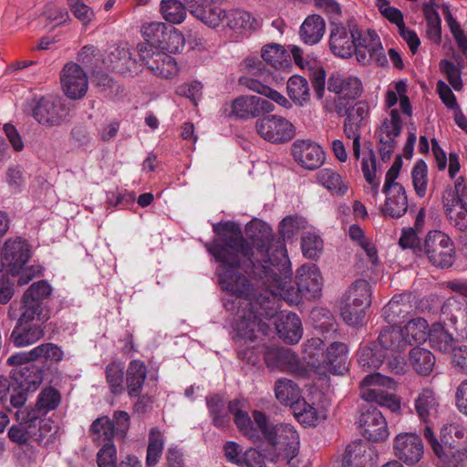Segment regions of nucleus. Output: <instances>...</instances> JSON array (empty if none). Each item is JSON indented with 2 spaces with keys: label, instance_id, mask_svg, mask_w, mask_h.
I'll return each mask as SVG.
<instances>
[{
  "label": "nucleus",
  "instance_id": "de8ad7c7",
  "mask_svg": "<svg viewBox=\"0 0 467 467\" xmlns=\"http://www.w3.org/2000/svg\"><path fill=\"white\" fill-rule=\"evenodd\" d=\"M304 359L315 369L317 374H321V366L325 357V342L319 337H312L304 345Z\"/></svg>",
  "mask_w": 467,
  "mask_h": 467
},
{
  "label": "nucleus",
  "instance_id": "5701e85b",
  "mask_svg": "<svg viewBox=\"0 0 467 467\" xmlns=\"http://www.w3.org/2000/svg\"><path fill=\"white\" fill-rule=\"evenodd\" d=\"M65 94L73 99L83 98L88 90V78L83 68L75 63L67 64L61 76Z\"/></svg>",
  "mask_w": 467,
  "mask_h": 467
},
{
  "label": "nucleus",
  "instance_id": "6e6d98bb",
  "mask_svg": "<svg viewBox=\"0 0 467 467\" xmlns=\"http://www.w3.org/2000/svg\"><path fill=\"white\" fill-rule=\"evenodd\" d=\"M106 381L109 385L110 392L119 396L124 390V367L120 362L111 361L105 368Z\"/></svg>",
  "mask_w": 467,
  "mask_h": 467
},
{
  "label": "nucleus",
  "instance_id": "3c124183",
  "mask_svg": "<svg viewBox=\"0 0 467 467\" xmlns=\"http://www.w3.org/2000/svg\"><path fill=\"white\" fill-rule=\"evenodd\" d=\"M409 358L415 371L422 376L430 375L435 365L434 355L426 348H413Z\"/></svg>",
  "mask_w": 467,
  "mask_h": 467
},
{
  "label": "nucleus",
  "instance_id": "f8f14e48",
  "mask_svg": "<svg viewBox=\"0 0 467 467\" xmlns=\"http://www.w3.org/2000/svg\"><path fill=\"white\" fill-rule=\"evenodd\" d=\"M53 288L47 280L34 282L23 294L19 311L30 313L36 317L50 318L48 301Z\"/></svg>",
  "mask_w": 467,
  "mask_h": 467
},
{
  "label": "nucleus",
  "instance_id": "e433bc0d",
  "mask_svg": "<svg viewBox=\"0 0 467 467\" xmlns=\"http://www.w3.org/2000/svg\"><path fill=\"white\" fill-rule=\"evenodd\" d=\"M427 339L433 349L441 353H450L455 348V339L452 334L441 322L432 324Z\"/></svg>",
  "mask_w": 467,
  "mask_h": 467
},
{
  "label": "nucleus",
  "instance_id": "7c9ffc66",
  "mask_svg": "<svg viewBox=\"0 0 467 467\" xmlns=\"http://www.w3.org/2000/svg\"><path fill=\"white\" fill-rule=\"evenodd\" d=\"M377 344L388 355V352L396 353L406 350L410 341L405 338L401 327L389 326L380 331Z\"/></svg>",
  "mask_w": 467,
  "mask_h": 467
},
{
  "label": "nucleus",
  "instance_id": "b1692460",
  "mask_svg": "<svg viewBox=\"0 0 467 467\" xmlns=\"http://www.w3.org/2000/svg\"><path fill=\"white\" fill-rule=\"evenodd\" d=\"M189 12L204 25L215 28L225 16V10L212 0H182Z\"/></svg>",
  "mask_w": 467,
  "mask_h": 467
},
{
  "label": "nucleus",
  "instance_id": "bf43d9fd",
  "mask_svg": "<svg viewBox=\"0 0 467 467\" xmlns=\"http://www.w3.org/2000/svg\"><path fill=\"white\" fill-rule=\"evenodd\" d=\"M275 398L285 405H292L299 399L297 385L287 379H279L275 384Z\"/></svg>",
  "mask_w": 467,
  "mask_h": 467
},
{
  "label": "nucleus",
  "instance_id": "c85d7f7f",
  "mask_svg": "<svg viewBox=\"0 0 467 467\" xmlns=\"http://www.w3.org/2000/svg\"><path fill=\"white\" fill-rule=\"evenodd\" d=\"M263 357L266 367L271 369H291L297 364L296 355L289 348L277 346L263 348Z\"/></svg>",
  "mask_w": 467,
  "mask_h": 467
},
{
  "label": "nucleus",
  "instance_id": "774afa93",
  "mask_svg": "<svg viewBox=\"0 0 467 467\" xmlns=\"http://www.w3.org/2000/svg\"><path fill=\"white\" fill-rule=\"evenodd\" d=\"M439 67L453 89L456 91L462 90L463 83L461 76V67H457L453 62L447 59H441Z\"/></svg>",
  "mask_w": 467,
  "mask_h": 467
},
{
  "label": "nucleus",
  "instance_id": "a19ab883",
  "mask_svg": "<svg viewBox=\"0 0 467 467\" xmlns=\"http://www.w3.org/2000/svg\"><path fill=\"white\" fill-rule=\"evenodd\" d=\"M263 60L276 70L287 69L292 67L290 54L279 44L265 45L261 51Z\"/></svg>",
  "mask_w": 467,
  "mask_h": 467
},
{
  "label": "nucleus",
  "instance_id": "a18cd8bd",
  "mask_svg": "<svg viewBox=\"0 0 467 467\" xmlns=\"http://www.w3.org/2000/svg\"><path fill=\"white\" fill-rule=\"evenodd\" d=\"M26 417H29L31 422V440L44 447H47L54 442L53 422L51 420L38 415L35 420L28 413Z\"/></svg>",
  "mask_w": 467,
  "mask_h": 467
},
{
  "label": "nucleus",
  "instance_id": "423d86ee",
  "mask_svg": "<svg viewBox=\"0 0 467 467\" xmlns=\"http://www.w3.org/2000/svg\"><path fill=\"white\" fill-rule=\"evenodd\" d=\"M437 269L451 268L456 258V250L451 238L442 231L431 230L422 244L421 256Z\"/></svg>",
  "mask_w": 467,
  "mask_h": 467
},
{
  "label": "nucleus",
  "instance_id": "4c0bfd02",
  "mask_svg": "<svg viewBox=\"0 0 467 467\" xmlns=\"http://www.w3.org/2000/svg\"><path fill=\"white\" fill-rule=\"evenodd\" d=\"M277 334L287 344L297 343L303 335L302 323L295 313H288L276 325Z\"/></svg>",
  "mask_w": 467,
  "mask_h": 467
},
{
  "label": "nucleus",
  "instance_id": "6ab92c4d",
  "mask_svg": "<svg viewBox=\"0 0 467 467\" xmlns=\"http://www.w3.org/2000/svg\"><path fill=\"white\" fill-rule=\"evenodd\" d=\"M166 29V25L161 22H151L144 25L141 29L142 36L145 39L144 43L149 44L150 47H152V50L161 47L162 49L166 48L171 52H179V46L171 47L164 46V43L169 40L176 42L178 45H181V47H183L184 39L182 35L176 30L167 33Z\"/></svg>",
  "mask_w": 467,
  "mask_h": 467
},
{
  "label": "nucleus",
  "instance_id": "393cba45",
  "mask_svg": "<svg viewBox=\"0 0 467 467\" xmlns=\"http://www.w3.org/2000/svg\"><path fill=\"white\" fill-rule=\"evenodd\" d=\"M30 256V245L21 237L5 242L2 260L3 265L9 267L11 274L22 269L29 261Z\"/></svg>",
  "mask_w": 467,
  "mask_h": 467
},
{
  "label": "nucleus",
  "instance_id": "c9c22d12",
  "mask_svg": "<svg viewBox=\"0 0 467 467\" xmlns=\"http://www.w3.org/2000/svg\"><path fill=\"white\" fill-rule=\"evenodd\" d=\"M386 194V201L382 212L385 215L391 218H400L408 211V197L402 185H396V189H391Z\"/></svg>",
  "mask_w": 467,
  "mask_h": 467
},
{
  "label": "nucleus",
  "instance_id": "e2e57ef3",
  "mask_svg": "<svg viewBox=\"0 0 467 467\" xmlns=\"http://www.w3.org/2000/svg\"><path fill=\"white\" fill-rule=\"evenodd\" d=\"M389 119H385L379 128L380 137L393 139L396 140L400 135L402 130V120L397 109H392L389 112Z\"/></svg>",
  "mask_w": 467,
  "mask_h": 467
},
{
  "label": "nucleus",
  "instance_id": "f257e3e1",
  "mask_svg": "<svg viewBox=\"0 0 467 467\" xmlns=\"http://www.w3.org/2000/svg\"><path fill=\"white\" fill-rule=\"evenodd\" d=\"M215 237L204 247L218 263L216 275L223 291H229L244 299L245 306L258 315V318H272L280 308L279 298L274 289L265 286L255 291L250 280L239 270L249 275L251 265H257L250 243L243 234L242 226L234 221H222L213 224Z\"/></svg>",
  "mask_w": 467,
  "mask_h": 467
},
{
  "label": "nucleus",
  "instance_id": "5fc2aeb1",
  "mask_svg": "<svg viewBox=\"0 0 467 467\" xmlns=\"http://www.w3.org/2000/svg\"><path fill=\"white\" fill-rule=\"evenodd\" d=\"M429 330L428 322L422 317L412 318L401 328L405 338L410 341V346L425 342Z\"/></svg>",
  "mask_w": 467,
  "mask_h": 467
},
{
  "label": "nucleus",
  "instance_id": "dca6fc26",
  "mask_svg": "<svg viewBox=\"0 0 467 467\" xmlns=\"http://www.w3.org/2000/svg\"><path fill=\"white\" fill-rule=\"evenodd\" d=\"M359 432L373 442L384 441L389 434L387 422L381 411L370 405L363 409L358 420Z\"/></svg>",
  "mask_w": 467,
  "mask_h": 467
},
{
  "label": "nucleus",
  "instance_id": "c756f323",
  "mask_svg": "<svg viewBox=\"0 0 467 467\" xmlns=\"http://www.w3.org/2000/svg\"><path fill=\"white\" fill-rule=\"evenodd\" d=\"M62 400L61 393L54 387H45L39 392L34 408L25 410L36 420V415L46 417L48 412L57 410Z\"/></svg>",
  "mask_w": 467,
  "mask_h": 467
},
{
  "label": "nucleus",
  "instance_id": "412c9836",
  "mask_svg": "<svg viewBox=\"0 0 467 467\" xmlns=\"http://www.w3.org/2000/svg\"><path fill=\"white\" fill-rule=\"evenodd\" d=\"M393 451L400 462L413 465L419 462L423 455L421 438L415 433H400L395 438Z\"/></svg>",
  "mask_w": 467,
  "mask_h": 467
},
{
  "label": "nucleus",
  "instance_id": "8fccbe9b",
  "mask_svg": "<svg viewBox=\"0 0 467 467\" xmlns=\"http://www.w3.org/2000/svg\"><path fill=\"white\" fill-rule=\"evenodd\" d=\"M17 425H13L8 431L10 440L20 445L26 444L31 440V422L27 416V410L19 408L16 412Z\"/></svg>",
  "mask_w": 467,
  "mask_h": 467
},
{
  "label": "nucleus",
  "instance_id": "473e14b6",
  "mask_svg": "<svg viewBox=\"0 0 467 467\" xmlns=\"http://www.w3.org/2000/svg\"><path fill=\"white\" fill-rule=\"evenodd\" d=\"M439 406L438 395L429 388L423 389L414 400L417 415L426 425L431 418L436 417Z\"/></svg>",
  "mask_w": 467,
  "mask_h": 467
},
{
  "label": "nucleus",
  "instance_id": "ea45409f",
  "mask_svg": "<svg viewBox=\"0 0 467 467\" xmlns=\"http://www.w3.org/2000/svg\"><path fill=\"white\" fill-rule=\"evenodd\" d=\"M326 24L319 15L308 16L300 26V37L307 45L317 44L323 37Z\"/></svg>",
  "mask_w": 467,
  "mask_h": 467
},
{
  "label": "nucleus",
  "instance_id": "338daca9",
  "mask_svg": "<svg viewBox=\"0 0 467 467\" xmlns=\"http://www.w3.org/2000/svg\"><path fill=\"white\" fill-rule=\"evenodd\" d=\"M428 168L423 160H419L413 166L411 171L412 183L416 194L419 197H424L428 184Z\"/></svg>",
  "mask_w": 467,
  "mask_h": 467
},
{
  "label": "nucleus",
  "instance_id": "9b49d317",
  "mask_svg": "<svg viewBox=\"0 0 467 467\" xmlns=\"http://www.w3.org/2000/svg\"><path fill=\"white\" fill-rule=\"evenodd\" d=\"M140 60L155 76L171 79L179 73V67L174 57L171 56L152 50V47L147 43H139L137 45Z\"/></svg>",
  "mask_w": 467,
  "mask_h": 467
},
{
  "label": "nucleus",
  "instance_id": "ddd939ff",
  "mask_svg": "<svg viewBox=\"0 0 467 467\" xmlns=\"http://www.w3.org/2000/svg\"><path fill=\"white\" fill-rule=\"evenodd\" d=\"M255 129L261 138L275 144L285 143L296 134L295 126L286 119L276 115H267L258 119Z\"/></svg>",
  "mask_w": 467,
  "mask_h": 467
},
{
  "label": "nucleus",
  "instance_id": "4d7b16f0",
  "mask_svg": "<svg viewBox=\"0 0 467 467\" xmlns=\"http://www.w3.org/2000/svg\"><path fill=\"white\" fill-rule=\"evenodd\" d=\"M187 5L180 0H161V13L162 17L171 24H181L187 14Z\"/></svg>",
  "mask_w": 467,
  "mask_h": 467
},
{
  "label": "nucleus",
  "instance_id": "37998d69",
  "mask_svg": "<svg viewBox=\"0 0 467 467\" xmlns=\"http://www.w3.org/2000/svg\"><path fill=\"white\" fill-rule=\"evenodd\" d=\"M89 435L98 446L113 443L115 436L114 422L108 416L97 418L90 425Z\"/></svg>",
  "mask_w": 467,
  "mask_h": 467
},
{
  "label": "nucleus",
  "instance_id": "a878e982",
  "mask_svg": "<svg viewBox=\"0 0 467 467\" xmlns=\"http://www.w3.org/2000/svg\"><path fill=\"white\" fill-rule=\"evenodd\" d=\"M296 285L306 300L317 299L321 296L323 278L318 268L313 265H302L296 271Z\"/></svg>",
  "mask_w": 467,
  "mask_h": 467
},
{
  "label": "nucleus",
  "instance_id": "0eeeda50",
  "mask_svg": "<svg viewBox=\"0 0 467 467\" xmlns=\"http://www.w3.org/2000/svg\"><path fill=\"white\" fill-rule=\"evenodd\" d=\"M13 385L9 403L15 408H23L29 392H34L43 381V369L33 364L14 368L10 372Z\"/></svg>",
  "mask_w": 467,
  "mask_h": 467
},
{
  "label": "nucleus",
  "instance_id": "f3484780",
  "mask_svg": "<svg viewBox=\"0 0 467 467\" xmlns=\"http://www.w3.org/2000/svg\"><path fill=\"white\" fill-rule=\"evenodd\" d=\"M67 115V110L61 102L51 97H41L32 107L33 118L43 125H60Z\"/></svg>",
  "mask_w": 467,
  "mask_h": 467
},
{
  "label": "nucleus",
  "instance_id": "cd10ccee",
  "mask_svg": "<svg viewBox=\"0 0 467 467\" xmlns=\"http://www.w3.org/2000/svg\"><path fill=\"white\" fill-rule=\"evenodd\" d=\"M347 345L341 342H332L325 350L320 375L327 376V373L343 375L347 370Z\"/></svg>",
  "mask_w": 467,
  "mask_h": 467
},
{
  "label": "nucleus",
  "instance_id": "09e8293b",
  "mask_svg": "<svg viewBox=\"0 0 467 467\" xmlns=\"http://www.w3.org/2000/svg\"><path fill=\"white\" fill-rule=\"evenodd\" d=\"M317 179L327 191L337 196H344L348 190V183L333 169L324 168L320 170L317 174Z\"/></svg>",
  "mask_w": 467,
  "mask_h": 467
},
{
  "label": "nucleus",
  "instance_id": "49530a36",
  "mask_svg": "<svg viewBox=\"0 0 467 467\" xmlns=\"http://www.w3.org/2000/svg\"><path fill=\"white\" fill-rule=\"evenodd\" d=\"M206 405L212 423L218 429H225L230 425L231 418L225 408L223 399L219 394H213L206 397Z\"/></svg>",
  "mask_w": 467,
  "mask_h": 467
},
{
  "label": "nucleus",
  "instance_id": "052dcab7",
  "mask_svg": "<svg viewBox=\"0 0 467 467\" xmlns=\"http://www.w3.org/2000/svg\"><path fill=\"white\" fill-rule=\"evenodd\" d=\"M34 360H44L50 363H58L63 360L64 351L57 344L42 343L30 350Z\"/></svg>",
  "mask_w": 467,
  "mask_h": 467
},
{
  "label": "nucleus",
  "instance_id": "4be33fe9",
  "mask_svg": "<svg viewBox=\"0 0 467 467\" xmlns=\"http://www.w3.org/2000/svg\"><path fill=\"white\" fill-rule=\"evenodd\" d=\"M378 453L368 441L355 440L346 448L343 467H375Z\"/></svg>",
  "mask_w": 467,
  "mask_h": 467
},
{
  "label": "nucleus",
  "instance_id": "f03ea898",
  "mask_svg": "<svg viewBox=\"0 0 467 467\" xmlns=\"http://www.w3.org/2000/svg\"><path fill=\"white\" fill-rule=\"evenodd\" d=\"M328 91L337 97L334 99L335 112L345 117L343 130L348 139L353 140V153L360 157L361 128L369 116V106L365 100H357L363 93L361 80L355 76L333 73L327 81Z\"/></svg>",
  "mask_w": 467,
  "mask_h": 467
},
{
  "label": "nucleus",
  "instance_id": "79ce46f5",
  "mask_svg": "<svg viewBox=\"0 0 467 467\" xmlns=\"http://www.w3.org/2000/svg\"><path fill=\"white\" fill-rule=\"evenodd\" d=\"M410 307L403 295H396L383 307L382 317L389 326H397L403 321Z\"/></svg>",
  "mask_w": 467,
  "mask_h": 467
},
{
  "label": "nucleus",
  "instance_id": "2f4dec72",
  "mask_svg": "<svg viewBox=\"0 0 467 467\" xmlns=\"http://www.w3.org/2000/svg\"><path fill=\"white\" fill-rule=\"evenodd\" d=\"M148 369L144 361H130L126 371L127 392L130 398H140L147 378Z\"/></svg>",
  "mask_w": 467,
  "mask_h": 467
},
{
  "label": "nucleus",
  "instance_id": "0e129e2a",
  "mask_svg": "<svg viewBox=\"0 0 467 467\" xmlns=\"http://www.w3.org/2000/svg\"><path fill=\"white\" fill-rule=\"evenodd\" d=\"M301 250L305 257L316 259L323 250V240L315 233H306L301 237Z\"/></svg>",
  "mask_w": 467,
  "mask_h": 467
},
{
  "label": "nucleus",
  "instance_id": "13d9d810",
  "mask_svg": "<svg viewBox=\"0 0 467 467\" xmlns=\"http://www.w3.org/2000/svg\"><path fill=\"white\" fill-rule=\"evenodd\" d=\"M422 12L426 20V34L435 44L441 42V21L439 13L431 5H422Z\"/></svg>",
  "mask_w": 467,
  "mask_h": 467
},
{
  "label": "nucleus",
  "instance_id": "58836bf2",
  "mask_svg": "<svg viewBox=\"0 0 467 467\" xmlns=\"http://www.w3.org/2000/svg\"><path fill=\"white\" fill-rule=\"evenodd\" d=\"M165 446L164 432L158 427H152L149 431L148 444L146 449V467H155L163 454Z\"/></svg>",
  "mask_w": 467,
  "mask_h": 467
},
{
  "label": "nucleus",
  "instance_id": "6e6552de",
  "mask_svg": "<svg viewBox=\"0 0 467 467\" xmlns=\"http://www.w3.org/2000/svg\"><path fill=\"white\" fill-rule=\"evenodd\" d=\"M19 317L11 332L10 341L16 348H25L38 342L46 334L47 317L19 311Z\"/></svg>",
  "mask_w": 467,
  "mask_h": 467
},
{
  "label": "nucleus",
  "instance_id": "7ed1b4c3",
  "mask_svg": "<svg viewBox=\"0 0 467 467\" xmlns=\"http://www.w3.org/2000/svg\"><path fill=\"white\" fill-rule=\"evenodd\" d=\"M307 227V221L298 214L284 217L278 223L279 238H275L272 227L262 221H256L245 225L248 238H245L253 247L262 255L261 261L270 263L272 265H286L289 257L285 242L293 241L301 231Z\"/></svg>",
  "mask_w": 467,
  "mask_h": 467
},
{
  "label": "nucleus",
  "instance_id": "680f3d73",
  "mask_svg": "<svg viewBox=\"0 0 467 467\" xmlns=\"http://www.w3.org/2000/svg\"><path fill=\"white\" fill-rule=\"evenodd\" d=\"M444 213L451 226L459 232L467 231V209L455 203L444 204Z\"/></svg>",
  "mask_w": 467,
  "mask_h": 467
},
{
  "label": "nucleus",
  "instance_id": "4468645a",
  "mask_svg": "<svg viewBox=\"0 0 467 467\" xmlns=\"http://www.w3.org/2000/svg\"><path fill=\"white\" fill-rule=\"evenodd\" d=\"M246 66L253 70L259 72V76L263 79L255 78L243 76L239 78V84L254 92L263 95L271 100L275 101L278 105L285 109H290L292 107L291 102L281 93L270 88L266 83L265 69L262 67V62L254 58H247L245 60Z\"/></svg>",
  "mask_w": 467,
  "mask_h": 467
},
{
  "label": "nucleus",
  "instance_id": "bb28decb",
  "mask_svg": "<svg viewBox=\"0 0 467 467\" xmlns=\"http://www.w3.org/2000/svg\"><path fill=\"white\" fill-rule=\"evenodd\" d=\"M234 329L240 339L254 341L256 338V332L266 335L269 327L266 323L258 318V315H256L255 312L248 308L242 310V314L239 315L234 326Z\"/></svg>",
  "mask_w": 467,
  "mask_h": 467
},
{
  "label": "nucleus",
  "instance_id": "c03bdc74",
  "mask_svg": "<svg viewBox=\"0 0 467 467\" xmlns=\"http://www.w3.org/2000/svg\"><path fill=\"white\" fill-rule=\"evenodd\" d=\"M387 354L376 342L361 347L358 352V362L365 370H376L383 364Z\"/></svg>",
  "mask_w": 467,
  "mask_h": 467
},
{
  "label": "nucleus",
  "instance_id": "72a5a7b5",
  "mask_svg": "<svg viewBox=\"0 0 467 467\" xmlns=\"http://www.w3.org/2000/svg\"><path fill=\"white\" fill-rule=\"evenodd\" d=\"M109 67L121 75L132 74L137 69V60L128 47H115L107 57Z\"/></svg>",
  "mask_w": 467,
  "mask_h": 467
},
{
  "label": "nucleus",
  "instance_id": "69168bd1",
  "mask_svg": "<svg viewBox=\"0 0 467 467\" xmlns=\"http://www.w3.org/2000/svg\"><path fill=\"white\" fill-rule=\"evenodd\" d=\"M292 410L297 420L305 425H315L317 420V409L313 405L308 404L304 399L296 400L292 405Z\"/></svg>",
  "mask_w": 467,
  "mask_h": 467
},
{
  "label": "nucleus",
  "instance_id": "9d476101",
  "mask_svg": "<svg viewBox=\"0 0 467 467\" xmlns=\"http://www.w3.org/2000/svg\"><path fill=\"white\" fill-rule=\"evenodd\" d=\"M355 34L357 22L348 19L346 23L330 22L328 47L331 53L341 58H349L356 52Z\"/></svg>",
  "mask_w": 467,
  "mask_h": 467
},
{
  "label": "nucleus",
  "instance_id": "a211bd4d",
  "mask_svg": "<svg viewBox=\"0 0 467 467\" xmlns=\"http://www.w3.org/2000/svg\"><path fill=\"white\" fill-rule=\"evenodd\" d=\"M231 114L237 119L247 120L274 110L275 106L257 96L242 95L232 101Z\"/></svg>",
  "mask_w": 467,
  "mask_h": 467
},
{
  "label": "nucleus",
  "instance_id": "f704fd0d",
  "mask_svg": "<svg viewBox=\"0 0 467 467\" xmlns=\"http://www.w3.org/2000/svg\"><path fill=\"white\" fill-rule=\"evenodd\" d=\"M223 19L226 20V26L240 33H251L257 30L261 23L251 13L242 9H233L228 12L225 11Z\"/></svg>",
  "mask_w": 467,
  "mask_h": 467
},
{
  "label": "nucleus",
  "instance_id": "864d4df0",
  "mask_svg": "<svg viewBox=\"0 0 467 467\" xmlns=\"http://www.w3.org/2000/svg\"><path fill=\"white\" fill-rule=\"evenodd\" d=\"M286 89L290 99L298 106H304L310 99L308 82L301 76L290 77L287 80Z\"/></svg>",
  "mask_w": 467,
  "mask_h": 467
},
{
  "label": "nucleus",
  "instance_id": "2eb2a0df",
  "mask_svg": "<svg viewBox=\"0 0 467 467\" xmlns=\"http://www.w3.org/2000/svg\"><path fill=\"white\" fill-rule=\"evenodd\" d=\"M391 381L390 378L384 377L379 373L366 376L360 383L362 399L392 410L399 409L400 402L395 396L385 393L381 389L383 386H389Z\"/></svg>",
  "mask_w": 467,
  "mask_h": 467
},
{
  "label": "nucleus",
  "instance_id": "20e7f679",
  "mask_svg": "<svg viewBox=\"0 0 467 467\" xmlns=\"http://www.w3.org/2000/svg\"><path fill=\"white\" fill-rule=\"evenodd\" d=\"M253 419L264 439L271 446L272 462H289L299 450V435L290 424L273 425L265 413L260 410L252 412Z\"/></svg>",
  "mask_w": 467,
  "mask_h": 467
},
{
  "label": "nucleus",
  "instance_id": "aec40b11",
  "mask_svg": "<svg viewBox=\"0 0 467 467\" xmlns=\"http://www.w3.org/2000/svg\"><path fill=\"white\" fill-rule=\"evenodd\" d=\"M292 154L300 167L309 171L318 169L326 160L322 148L308 140H296L292 145Z\"/></svg>",
  "mask_w": 467,
  "mask_h": 467
},
{
  "label": "nucleus",
  "instance_id": "603ef678",
  "mask_svg": "<svg viewBox=\"0 0 467 467\" xmlns=\"http://www.w3.org/2000/svg\"><path fill=\"white\" fill-rule=\"evenodd\" d=\"M346 301L354 304L356 306L368 308L371 304V287L365 279L356 280L349 287Z\"/></svg>",
  "mask_w": 467,
  "mask_h": 467
},
{
  "label": "nucleus",
  "instance_id": "1a4fd4ad",
  "mask_svg": "<svg viewBox=\"0 0 467 467\" xmlns=\"http://www.w3.org/2000/svg\"><path fill=\"white\" fill-rule=\"evenodd\" d=\"M452 432L458 439L463 437V431L461 430L459 426L455 425L442 428L441 430L440 440L435 437L429 425H425L423 430L424 438L431 445L433 453L439 461L444 464L450 463L452 460L460 456L458 446L451 435Z\"/></svg>",
  "mask_w": 467,
  "mask_h": 467
},
{
  "label": "nucleus",
  "instance_id": "39448f33",
  "mask_svg": "<svg viewBox=\"0 0 467 467\" xmlns=\"http://www.w3.org/2000/svg\"><path fill=\"white\" fill-rule=\"evenodd\" d=\"M248 270L249 276L257 280L263 286L274 289L279 298L289 305H298L304 299L299 285H292L291 264L286 265H272L265 261H257V265H251Z\"/></svg>",
  "mask_w": 467,
  "mask_h": 467
}]
</instances>
